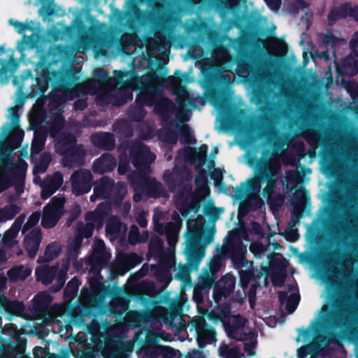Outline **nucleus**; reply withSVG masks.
<instances>
[{"instance_id":"obj_42","label":"nucleus","mask_w":358,"mask_h":358,"mask_svg":"<svg viewBox=\"0 0 358 358\" xmlns=\"http://www.w3.org/2000/svg\"><path fill=\"white\" fill-rule=\"evenodd\" d=\"M52 161V155L49 152L42 153L38 162L35 164L34 167V174L43 173L46 171L50 162Z\"/></svg>"},{"instance_id":"obj_9","label":"nucleus","mask_w":358,"mask_h":358,"mask_svg":"<svg viewBox=\"0 0 358 358\" xmlns=\"http://www.w3.org/2000/svg\"><path fill=\"white\" fill-rule=\"evenodd\" d=\"M230 76L227 74H220L214 77L210 82V87L207 97L215 106H219L224 110L227 107L224 105V98L226 94L225 84L230 81Z\"/></svg>"},{"instance_id":"obj_40","label":"nucleus","mask_w":358,"mask_h":358,"mask_svg":"<svg viewBox=\"0 0 358 358\" xmlns=\"http://www.w3.org/2000/svg\"><path fill=\"white\" fill-rule=\"evenodd\" d=\"M246 0H219L221 7L227 13L237 14L245 3Z\"/></svg>"},{"instance_id":"obj_17","label":"nucleus","mask_w":358,"mask_h":358,"mask_svg":"<svg viewBox=\"0 0 358 358\" xmlns=\"http://www.w3.org/2000/svg\"><path fill=\"white\" fill-rule=\"evenodd\" d=\"M90 141L94 147L106 151H111L115 147V136L110 132L94 133L91 135Z\"/></svg>"},{"instance_id":"obj_19","label":"nucleus","mask_w":358,"mask_h":358,"mask_svg":"<svg viewBox=\"0 0 358 358\" xmlns=\"http://www.w3.org/2000/svg\"><path fill=\"white\" fill-rule=\"evenodd\" d=\"M252 266V264L249 266L248 267V269H239V286L242 288L243 293V296H241L242 299L246 297V290L248 289L250 282H255L256 280L260 279L263 275V273L257 267H252V268H250V267Z\"/></svg>"},{"instance_id":"obj_45","label":"nucleus","mask_w":358,"mask_h":358,"mask_svg":"<svg viewBox=\"0 0 358 358\" xmlns=\"http://www.w3.org/2000/svg\"><path fill=\"white\" fill-rule=\"evenodd\" d=\"M196 169H198L199 173L194 178V184L197 189L203 192L208 191L207 172L204 169H203V166H196Z\"/></svg>"},{"instance_id":"obj_6","label":"nucleus","mask_w":358,"mask_h":358,"mask_svg":"<svg viewBox=\"0 0 358 358\" xmlns=\"http://www.w3.org/2000/svg\"><path fill=\"white\" fill-rule=\"evenodd\" d=\"M333 306L335 308L333 311H330L327 308L322 310L324 313L322 325L325 333L329 336L328 343H329L336 342L337 334L334 331L338 328H348L350 323L347 310L343 307L341 301H335Z\"/></svg>"},{"instance_id":"obj_4","label":"nucleus","mask_w":358,"mask_h":358,"mask_svg":"<svg viewBox=\"0 0 358 358\" xmlns=\"http://www.w3.org/2000/svg\"><path fill=\"white\" fill-rule=\"evenodd\" d=\"M214 241V231H209L205 237L201 236V233L197 229L189 230L187 233L185 248L184 253L187 262L192 269H197L204 256V249L201 248V243L206 245Z\"/></svg>"},{"instance_id":"obj_8","label":"nucleus","mask_w":358,"mask_h":358,"mask_svg":"<svg viewBox=\"0 0 358 358\" xmlns=\"http://www.w3.org/2000/svg\"><path fill=\"white\" fill-rule=\"evenodd\" d=\"M112 81L117 83L120 88H128L131 92L132 91L139 92L143 87H145V85L150 84L147 78L138 76L134 68L130 70L115 71V76Z\"/></svg>"},{"instance_id":"obj_63","label":"nucleus","mask_w":358,"mask_h":358,"mask_svg":"<svg viewBox=\"0 0 358 358\" xmlns=\"http://www.w3.org/2000/svg\"><path fill=\"white\" fill-rule=\"evenodd\" d=\"M161 136L165 142L170 144H175L178 141V134L171 127H165Z\"/></svg>"},{"instance_id":"obj_16","label":"nucleus","mask_w":358,"mask_h":358,"mask_svg":"<svg viewBox=\"0 0 358 358\" xmlns=\"http://www.w3.org/2000/svg\"><path fill=\"white\" fill-rule=\"evenodd\" d=\"M236 278L232 275H225L215 282L213 289V298L215 302H219L227 298L234 290Z\"/></svg>"},{"instance_id":"obj_11","label":"nucleus","mask_w":358,"mask_h":358,"mask_svg":"<svg viewBox=\"0 0 358 358\" xmlns=\"http://www.w3.org/2000/svg\"><path fill=\"white\" fill-rule=\"evenodd\" d=\"M187 78V73H182L180 70H176L174 76H169L164 79L165 84L171 86L173 93L176 95V102L179 106H185L189 102V92L181 86L182 82Z\"/></svg>"},{"instance_id":"obj_35","label":"nucleus","mask_w":358,"mask_h":358,"mask_svg":"<svg viewBox=\"0 0 358 358\" xmlns=\"http://www.w3.org/2000/svg\"><path fill=\"white\" fill-rule=\"evenodd\" d=\"M164 251V241L159 236H152L149 242L148 255L154 259L162 254Z\"/></svg>"},{"instance_id":"obj_21","label":"nucleus","mask_w":358,"mask_h":358,"mask_svg":"<svg viewBox=\"0 0 358 358\" xmlns=\"http://www.w3.org/2000/svg\"><path fill=\"white\" fill-rule=\"evenodd\" d=\"M116 165V159L110 153L106 152L95 160L93 171L96 173L103 174L112 171Z\"/></svg>"},{"instance_id":"obj_25","label":"nucleus","mask_w":358,"mask_h":358,"mask_svg":"<svg viewBox=\"0 0 358 358\" xmlns=\"http://www.w3.org/2000/svg\"><path fill=\"white\" fill-rule=\"evenodd\" d=\"M43 213L41 225L45 229L54 227L57 224L62 215L61 212H58L56 209L52 208L50 206H45Z\"/></svg>"},{"instance_id":"obj_27","label":"nucleus","mask_w":358,"mask_h":358,"mask_svg":"<svg viewBox=\"0 0 358 358\" xmlns=\"http://www.w3.org/2000/svg\"><path fill=\"white\" fill-rule=\"evenodd\" d=\"M337 71L340 75L353 76L358 72V61L352 56L343 59L341 66H337Z\"/></svg>"},{"instance_id":"obj_60","label":"nucleus","mask_w":358,"mask_h":358,"mask_svg":"<svg viewBox=\"0 0 358 358\" xmlns=\"http://www.w3.org/2000/svg\"><path fill=\"white\" fill-rule=\"evenodd\" d=\"M24 135V131L21 129H18L11 133L8 138V143L14 148H17L21 145Z\"/></svg>"},{"instance_id":"obj_46","label":"nucleus","mask_w":358,"mask_h":358,"mask_svg":"<svg viewBox=\"0 0 358 358\" xmlns=\"http://www.w3.org/2000/svg\"><path fill=\"white\" fill-rule=\"evenodd\" d=\"M45 136L36 134L31 145V157L41 152L45 145Z\"/></svg>"},{"instance_id":"obj_49","label":"nucleus","mask_w":358,"mask_h":358,"mask_svg":"<svg viewBox=\"0 0 358 358\" xmlns=\"http://www.w3.org/2000/svg\"><path fill=\"white\" fill-rule=\"evenodd\" d=\"M101 324L96 319L94 318L89 324H86V330L91 334L92 339H99L102 336Z\"/></svg>"},{"instance_id":"obj_18","label":"nucleus","mask_w":358,"mask_h":358,"mask_svg":"<svg viewBox=\"0 0 358 358\" xmlns=\"http://www.w3.org/2000/svg\"><path fill=\"white\" fill-rule=\"evenodd\" d=\"M42 240V233L40 228L33 229L24 237V248L28 257L34 259L38 251Z\"/></svg>"},{"instance_id":"obj_1","label":"nucleus","mask_w":358,"mask_h":358,"mask_svg":"<svg viewBox=\"0 0 358 358\" xmlns=\"http://www.w3.org/2000/svg\"><path fill=\"white\" fill-rule=\"evenodd\" d=\"M80 69L76 66H71L62 71H49L42 69L36 78V92L34 90L31 92V96H44L45 92L48 90L50 84L54 89L63 92H70L73 88L79 83Z\"/></svg>"},{"instance_id":"obj_38","label":"nucleus","mask_w":358,"mask_h":358,"mask_svg":"<svg viewBox=\"0 0 358 358\" xmlns=\"http://www.w3.org/2000/svg\"><path fill=\"white\" fill-rule=\"evenodd\" d=\"M55 271L53 268L45 266L36 269V280L43 285H48L52 282Z\"/></svg>"},{"instance_id":"obj_48","label":"nucleus","mask_w":358,"mask_h":358,"mask_svg":"<svg viewBox=\"0 0 358 358\" xmlns=\"http://www.w3.org/2000/svg\"><path fill=\"white\" fill-rule=\"evenodd\" d=\"M61 252V247L57 242H52L45 248L44 256L45 261L50 262L57 258Z\"/></svg>"},{"instance_id":"obj_12","label":"nucleus","mask_w":358,"mask_h":358,"mask_svg":"<svg viewBox=\"0 0 358 358\" xmlns=\"http://www.w3.org/2000/svg\"><path fill=\"white\" fill-rule=\"evenodd\" d=\"M248 320L241 314L232 315L223 325L229 338L238 341H245L248 339V334L244 332V328Z\"/></svg>"},{"instance_id":"obj_47","label":"nucleus","mask_w":358,"mask_h":358,"mask_svg":"<svg viewBox=\"0 0 358 358\" xmlns=\"http://www.w3.org/2000/svg\"><path fill=\"white\" fill-rule=\"evenodd\" d=\"M168 299L169 298L166 296H160L157 302L155 303V306L151 308L152 315L155 318V321L158 320H163L164 314L166 312V308L160 306V304L166 303V300Z\"/></svg>"},{"instance_id":"obj_24","label":"nucleus","mask_w":358,"mask_h":358,"mask_svg":"<svg viewBox=\"0 0 358 358\" xmlns=\"http://www.w3.org/2000/svg\"><path fill=\"white\" fill-rule=\"evenodd\" d=\"M95 194L101 196V199H109L114 189V180L108 176L101 177L95 184Z\"/></svg>"},{"instance_id":"obj_52","label":"nucleus","mask_w":358,"mask_h":358,"mask_svg":"<svg viewBox=\"0 0 358 358\" xmlns=\"http://www.w3.org/2000/svg\"><path fill=\"white\" fill-rule=\"evenodd\" d=\"M36 41L35 40L34 36L23 35L21 41H19L17 45V49L19 52H23L27 48H33L35 47Z\"/></svg>"},{"instance_id":"obj_53","label":"nucleus","mask_w":358,"mask_h":358,"mask_svg":"<svg viewBox=\"0 0 358 358\" xmlns=\"http://www.w3.org/2000/svg\"><path fill=\"white\" fill-rule=\"evenodd\" d=\"M80 285V280L77 277L73 278L64 289V295L69 297H74L78 291Z\"/></svg>"},{"instance_id":"obj_31","label":"nucleus","mask_w":358,"mask_h":358,"mask_svg":"<svg viewBox=\"0 0 358 358\" xmlns=\"http://www.w3.org/2000/svg\"><path fill=\"white\" fill-rule=\"evenodd\" d=\"M252 101L259 106V110L265 112L267 110L266 101L267 94L264 86L259 85L255 87L252 90Z\"/></svg>"},{"instance_id":"obj_64","label":"nucleus","mask_w":358,"mask_h":358,"mask_svg":"<svg viewBox=\"0 0 358 358\" xmlns=\"http://www.w3.org/2000/svg\"><path fill=\"white\" fill-rule=\"evenodd\" d=\"M319 348V345L315 343L302 346L297 349L299 358H306L308 355L313 354L315 349Z\"/></svg>"},{"instance_id":"obj_20","label":"nucleus","mask_w":358,"mask_h":358,"mask_svg":"<svg viewBox=\"0 0 358 358\" xmlns=\"http://www.w3.org/2000/svg\"><path fill=\"white\" fill-rule=\"evenodd\" d=\"M85 151L82 145H76L64 155V165L73 167L82 165L85 161Z\"/></svg>"},{"instance_id":"obj_61","label":"nucleus","mask_w":358,"mask_h":358,"mask_svg":"<svg viewBox=\"0 0 358 358\" xmlns=\"http://www.w3.org/2000/svg\"><path fill=\"white\" fill-rule=\"evenodd\" d=\"M222 355L224 358H245L238 346L231 348L226 346L224 350L222 351Z\"/></svg>"},{"instance_id":"obj_54","label":"nucleus","mask_w":358,"mask_h":358,"mask_svg":"<svg viewBox=\"0 0 358 358\" xmlns=\"http://www.w3.org/2000/svg\"><path fill=\"white\" fill-rule=\"evenodd\" d=\"M173 218L176 220V222H169L166 224L164 235L178 234L179 229L182 224V220L176 213Z\"/></svg>"},{"instance_id":"obj_7","label":"nucleus","mask_w":358,"mask_h":358,"mask_svg":"<svg viewBox=\"0 0 358 358\" xmlns=\"http://www.w3.org/2000/svg\"><path fill=\"white\" fill-rule=\"evenodd\" d=\"M149 175L144 172L131 171L128 180L134 191L145 192L148 196L157 198L162 191V185Z\"/></svg>"},{"instance_id":"obj_23","label":"nucleus","mask_w":358,"mask_h":358,"mask_svg":"<svg viewBox=\"0 0 358 358\" xmlns=\"http://www.w3.org/2000/svg\"><path fill=\"white\" fill-rule=\"evenodd\" d=\"M163 180L171 192H174L178 187L182 186L186 178L180 171H172L166 169L163 176Z\"/></svg>"},{"instance_id":"obj_37","label":"nucleus","mask_w":358,"mask_h":358,"mask_svg":"<svg viewBox=\"0 0 358 358\" xmlns=\"http://www.w3.org/2000/svg\"><path fill=\"white\" fill-rule=\"evenodd\" d=\"M94 78L101 85H107L110 88L119 87V84L116 82L112 81L113 78L108 76V73L103 68H97L94 71Z\"/></svg>"},{"instance_id":"obj_22","label":"nucleus","mask_w":358,"mask_h":358,"mask_svg":"<svg viewBox=\"0 0 358 358\" xmlns=\"http://www.w3.org/2000/svg\"><path fill=\"white\" fill-rule=\"evenodd\" d=\"M266 164V158L262 159L257 165V173L254 178L248 179L247 190L250 194H259L261 189L262 182H265V178H264V168Z\"/></svg>"},{"instance_id":"obj_51","label":"nucleus","mask_w":358,"mask_h":358,"mask_svg":"<svg viewBox=\"0 0 358 358\" xmlns=\"http://www.w3.org/2000/svg\"><path fill=\"white\" fill-rule=\"evenodd\" d=\"M119 94L115 96L114 103L118 106L125 104L129 99L132 98V92L126 87H117Z\"/></svg>"},{"instance_id":"obj_34","label":"nucleus","mask_w":358,"mask_h":358,"mask_svg":"<svg viewBox=\"0 0 358 358\" xmlns=\"http://www.w3.org/2000/svg\"><path fill=\"white\" fill-rule=\"evenodd\" d=\"M144 107V105H140L135 102L131 105L127 110V115L130 120L134 122H141L147 115Z\"/></svg>"},{"instance_id":"obj_43","label":"nucleus","mask_w":358,"mask_h":358,"mask_svg":"<svg viewBox=\"0 0 358 358\" xmlns=\"http://www.w3.org/2000/svg\"><path fill=\"white\" fill-rule=\"evenodd\" d=\"M78 255L79 250H76V248L69 246L66 252V257L65 259H63L62 262V268L67 271L71 262L73 264V266H76V264H78V262L77 261Z\"/></svg>"},{"instance_id":"obj_26","label":"nucleus","mask_w":358,"mask_h":358,"mask_svg":"<svg viewBox=\"0 0 358 358\" xmlns=\"http://www.w3.org/2000/svg\"><path fill=\"white\" fill-rule=\"evenodd\" d=\"M27 164L22 161L19 165L13 168V178L15 180V189L17 194H20L24 192V178Z\"/></svg>"},{"instance_id":"obj_33","label":"nucleus","mask_w":358,"mask_h":358,"mask_svg":"<svg viewBox=\"0 0 358 358\" xmlns=\"http://www.w3.org/2000/svg\"><path fill=\"white\" fill-rule=\"evenodd\" d=\"M76 137L71 134H65L59 140L57 146L61 155H64L69 150L76 145Z\"/></svg>"},{"instance_id":"obj_50","label":"nucleus","mask_w":358,"mask_h":358,"mask_svg":"<svg viewBox=\"0 0 358 358\" xmlns=\"http://www.w3.org/2000/svg\"><path fill=\"white\" fill-rule=\"evenodd\" d=\"M223 170L217 168L215 169L210 176L211 179L214 180L215 185L219 187L222 192L226 193L227 188L225 183L223 182Z\"/></svg>"},{"instance_id":"obj_28","label":"nucleus","mask_w":358,"mask_h":358,"mask_svg":"<svg viewBox=\"0 0 358 358\" xmlns=\"http://www.w3.org/2000/svg\"><path fill=\"white\" fill-rule=\"evenodd\" d=\"M52 301V297L46 292L37 294L33 299V308L38 313H44Z\"/></svg>"},{"instance_id":"obj_36","label":"nucleus","mask_w":358,"mask_h":358,"mask_svg":"<svg viewBox=\"0 0 358 358\" xmlns=\"http://www.w3.org/2000/svg\"><path fill=\"white\" fill-rule=\"evenodd\" d=\"M208 146L206 144H202L198 149L189 148L190 157L196 162V166H203L208 157Z\"/></svg>"},{"instance_id":"obj_41","label":"nucleus","mask_w":358,"mask_h":358,"mask_svg":"<svg viewBox=\"0 0 358 358\" xmlns=\"http://www.w3.org/2000/svg\"><path fill=\"white\" fill-rule=\"evenodd\" d=\"M119 150L120 155L117 172L120 175L124 176L130 170V163H131V160L127 150L124 149Z\"/></svg>"},{"instance_id":"obj_59","label":"nucleus","mask_w":358,"mask_h":358,"mask_svg":"<svg viewBox=\"0 0 358 358\" xmlns=\"http://www.w3.org/2000/svg\"><path fill=\"white\" fill-rule=\"evenodd\" d=\"M45 182L57 191L63 184L64 176L61 172L56 171L50 178L45 180Z\"/></svg>"},{"instance_id":"obj_29","label":"nucleus","mask_w":358,"mask_h":358,"mask_svg":"<svg viewBox=\"0 0 358 358\" xmlns=\"http://www.w3.org/2000/svg\"><path fill=\"white\" fill-rule=\"evenodd\" d=\"M341 257L342 253L339 249H336L327 253L324 259V264L327 270L331 273L337 271L336 266L341 264Z\"/></svg>"},{"instance_id":"obj_3","label":"nucleus","mask_w":358,"mask_h":358,"mask_svg":"<svg viewBox=\"0 0 358 358\" xmlns=\"http://www.w3.org/2000/svg\"><path fill=\"white\" fill-rule=\"evenodd\" d=\"M161 93L162 91L158 86L148 84L138 92L135 103L148 107L154 106L155 112L161 116L162 122L168 123L171 127L173 124V120L171 117L173 103L167 97L159 99Z\"/></svg>"},{"instance_id":"obj_5","label":"nucleus","mask_w":358,"mask_h":358,"mask_svg":"<svg viewBox=\"0 0 358 358\" xmlns=\"http://www.w3.org/2000/svg\"><path fill=\"white\" fill-rule=\"evenodd\" d=\"M119 149H124L129 155L131 164L136 168L135 171L150 173V165L156 159L148 145L139 141L123 142Z\"/></svg>"},{"instance_id":"obj_32","label":"nucleus","mask_w":358,"mask_h":358,"mask_svg":"<svg viewBox=\"0 0 358 358\" xmlns=\"http://www.w3.org/2000/svg\"><path fill=\"white\" fill-rule=\"evenodd\" d=\"M46 118V111L43 108H36L33 110L29 116L30 127L33 130H37L42 127Z\"/></svg>"},{"instance_id":"obj_39","label":"nucleus","mask_w":358,"mask_h":358,"mask_svg":"<svg viewBox=\"0 0 358 358\" xmlns=\"http://www.w3.org/2000/svg\"><path fill=\"white\" fill-rule=\"evenodd\" d=\"M21 208L17 204H9L0 209V222L12 220L18 213Z\"/></svg>"},{"instance_id":"obj_30","label":"nucleus","mask_w":358,"mask_h":358,"mask_svg":"<svg viewBox=\"0 0 358 358\" xmlns=\"http://www.w3.org/2000/svg\"><path fill=\"white\" fill-rule=\"evenodd\" d=\"M31 271L24 266L16 265L10 268L7 272V275L11 282H17L19 280H24L31 275Z\"/></svg>"},{"instance_id":"obj_58","label":"nucleus","mask_w":358,"mask_h":358,"mask_svg":"<svg viewBox=\"0 0 358 358\" xmlns=\"http://www.w3.org/2000/svg\"><path fill=\"white\" fill-rule=\"evenodd\" d=\"M110 258V253L107 252H101L99 253L92 252L89 257L88 262H96L101 265H106Z\"/></svg>"},{"instance_id":"obj_15","label":"nucleus","mask_w":358,"mask_h":358,"mask_svg":"<svg viewBox=\"0 0 358 358\" xmlns=\"http://www.w3.org/2000/svg\"><path fill=\"white\" fill-rule=\"evenodd\" d=\"M350 17L358 22V4L352 6L350 2H344L338 6H334L327 15L329 25L334 24L338 20Z\"/></svg>"},{"instance_id":"obj_44","label":"nucleus","mask_w":358,"mask_h":358,"mask_svg":"<svg viewBox=\"0 0 358 358\" xmlns=\"http://www.w3.org/2000/svg\"><path fill=\"white\" fill-rule=\"evenodd\" d=\"M215 274L210 273L208 269H205L203 273L200 275L196 285L210 290L215 284Z\"/></svg>"},{"instance_id":"obj_62","label":"nucleus","mask_w":358,"mask_h":358,"mask_svg":"<svg viewBox=\"0 0 358 358\" xmlns=\"http://www.w3.org/2000/svg\"><path fill=\"white\" fill-rule=\"evenodd\" d=\"M245 201L252 211L262 208L264 205V201L259 194H250L248 200Z\"/></svg>"},{"instance_id":"obj_14","label":"nucleus","mask_w":358,"mask_h":358,"mask_svg":"<svg viewBox=\"0 0 358 358\" xmlns=\"http://www.w3.org/2000/svg\"><path fill=\"white\" fill-rule=\"evenodd\" d=\"M280 166L266 158L264 178L267 183L262 190V195L266 197L268 203H272V196L277 185V175Z\"/></svg>"},{"instance_id":"obj_56","label":"nucleus","mask_w":358,"mask_h":358,"mask_svg":"<svg viewBox=\"0 0 358 358\" xmlns=\"http://www.w3.org/2000/svg\"><path fill=\"white\" fill-rule=\"evenodd\" d=\"M178 202H189L192 196V186L190 183L183 185L178 192Z\"/></svg>"},{"instance_id":"obj_10","label":"nucleus","mask_w":358,"mask_h":358,"mask_svg":"<svg viewBox=\"0 0 358 358\" xmlns=\"http://www.w3.org/2000/svg\"><path fill=\"white\" fill-rule=\"evenodd\" d=\"M191 325L195 330L196 341L200 348H203L206 345L216 341L215 329L209 326L203 317L192 320Z\"/></svg>"},{"instance_id":"obj_55","label":"nucleus","mask_w":358,"mask_h":358,"mask_svg":"<svg viewBox=\"0 0 358 358\" xmlns=\"http://www.w3.org/2000/svg\"><path fill=\"white\" fill-rule=\"evenodd\" d=\"M208 289L203 288L197 285H195L193 291L192 299L197 304H202L204 302V299L209 294Z\"/></svg>"},{"instance_id":"obj_13","label":"nucleus","mask_w":358,"mask_h":358,"mask_svg":"<svg viewBox=\"0 0 358 358\" xmlns=\"http://www.w3.org/2000/svg\"><path fill=\"white\" fill-rule=\"evenodd\" d=\"M72 192L76 196L88 193L94 184L92 173L87 169H79L71 176Z\"/></svg>"},{"instance_id":"obj_2","label":"nucleus","mask_w":358,"mask_h":358,"mask_svg":"<svg viewBox=\"0 0 358 358\" xmlns=\"http://www.w3.org/2000/svg\"><path fill=\"white\" fill-rule=\"evenodd\" d=\"M225 243L220 248H217L219 254L215 255L209 263L208 271L215 274L223 264L224 258H230L234 267L240 269L243 267H248L253 264L252 261L246 259L247 248L243 243L240 237H236V234L231 231L229 236L225 238Z\"/></svg>"},{"instance_id":"obj_57","label":"nucleus","mask_w":358,"mask_h":358,"mask_svg":"<svg viewBox=\"0 0 358 358\" xmlns=\"http://www.w3.org/2000/svg\"><path fill=\"white\" fill-rule=\"evenodd\" d=\"M99 278L93 276L90 277L88 279L89 286L92 292L96 295L102 294L105 289V285L99 280Z\"/></svg>"}]
</instances>
